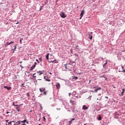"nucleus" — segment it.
<instances>
[{
	"mask_svg": "<svg viewBox=\"0 0 125 125\" xmlns=\"http://www.w3.org/2000/svg\"><path fill=\"white\" fill-rule=\"evenodd\" d=\"M42 74H43V71H37L36 73H34L33 78L35 80H36L37 77H38V81H42V77H40V76L42 75Z\"/></svg>",
	"mask_w": 125,
	"mask_h": 125,
	"instance_id": "f257e3e1",
	"label": "nucleus"
},
{
	"mask_svg": "<svg viewBox=\"0 0 125 125\" xmlns=\"http://www.w3.org/2000/svg\"><path fill=\"white\" fill-rule=\"evenodd\" d=\"M60 16H61V17H62V18H65V17H66L67 15H66V14H65V13H64V12H61L60 13Z\"/></svg>",
	"mask_w": 125,
	"mask_h": 125,
	"instance_id": "f03ea898",
	"label": "nucleus"
},
{
	"mask_svg": "<svg viewBox=\"0 0 125 125\" xmlns=\"http://www.w3.org/2000/svg\"><path fill=\"white\" fill-rule=\"evenodd\" d=\"M36 66H37V62H35L34 64H33V66L30 67V71L34 70V69L36 68Z\"/></svg>",
	"mask_w": 125,
	"mask_h": 125,
	"instance_id": "7ed1b4c3",
	"label": "nucleus"
},
{
	"mask_svg": "<svg viewBox=\"0 0 125 125\" xmlns=\"http://www.w3.org/2000/svg\"><path fill=\"white\" fill-rule=\"evenodd\" d=\"M56 87L57 89H59L60 88V83H56Z\"/></svg>",
	"mask_w": 125,
	"mask_h": 125,
	"instance_id": "20e7f679",
	"label": "nucleus"
},
{
	"mask_svg": "<svg viewBox=\"0 0 125 125\" xmlns=\"http://www.w3.org/2000/svg\"><path fill=\"white\" fill-rule=\"evenodd\" d=\"M84 13V10H83L82 11L81 13L80 14V16H81L80 19H82V17H83V16Z\"/></svg>",
	"mask_w": 125,
	"mask_h": 125,
	"instance_id": "39448f33",
	"label": "nucleus"
},
{
	"mask_svg": "<svg viewBox=\"0 0 125 125\" xmlns=\"http://www.w3.org/2000/svg\"><path fill=\"white\" fill-rule=\"evenodd\" d=\"M82 108L83 110H87L88 109V107L86 106V105H83Z\"/></svg>",
	"mask_w": 125,
	"mask_h": 125,
	"instance_id": "423d86ee",
	"label": "nucleus"
},
{
	"mask_svg": "<svg viewBox=\"0 0 125 125\" xmlns=\"http://www.w3.org/2000/svg\"><path fill=\"white\" fill-rule=\"evenodd\" d=\"M50 63H58V62L57 61H56V59H55L54 61H51L50 62Z\"/></svg>",
	"mask_w": 125,
	"mask_h": 125,
	"instance_id": "0eeeda50",
	"label": "nucleus"
},
{
	"mask_svg": "<svg viewBox=\"0 0 125 125\" xmlns=\"http://www.w3.org/2000/svg\"><path fill=\"white\" fill-rule=\"evenodd\" d=\"M3 87L4 88H6L7 90H10L11 89V87L10 86L7 87V86H4Z\"/></svg>",
	"mask_w": 125,
	"mask_h": 125,
	"instance_id": "6e6552de",
	"label": "nucleus"
},
{
	"mask_svg": "<svg viewBox=\"0 0 125 125\" xmlns=\"http://www.w3.org/2000/svg\"><path fill=\"white\" fill-rule=\"evenodd\" d=\"M102 88L101 87H99V88L96 89L94 90L95 92H97V91H98V90H101Z\"/></svg>",
	"mask_w": 125,
	"mask_h": 125,
	"instance_id": "1a4fd4ad",
	"label": "nucleus"
},
{
	"mask_svg": "<svg viewBox=\"0 0 125 125\" xmlns=\"http://www.w3.org/2000/svg\"><path fill=\"white\" fill-rule=\"evenodd\" d=\"M21 123H26L27 125H29V122L27 121V120H24L23 121H21Z\"/></svg>",
	"mask_w": 125,
	"mask_h": 125,
	"instance_id": "9d476101",
	"label": "nucleus"
},
{
	"mask_svg": "<svg viewBox=\"0 0 125 125\" xmlns=\"http://www.w3.org/2000/svg\"><path fill=\"white\" fill-rule=\"evenodd\" d=\"M21 123H22L21 121H18V122H15V123H16L17 125H21Z\"/></svg>",
	"mask_w": 125,
	"mask_h": 125,
	"instance_id": "9b49d317",
	"label": "nucleus"
},
{
	"mask_svg": "<svg viewBox=\"0 0 125 125\" xmlns=\"http://www.w3.org/2000/svg\"><path fill=\"white\" fill-rule=\"evenodd\" d=\"M122 69H123V70L120 71V70H119V72H122L123 73H125V69H125V67H124V66H122Z\"/></svg>",
	"mask_w": 125,
	"mask_h": 125,
	"instance_id": "f8f14e48",
	"label": "nucleus"
},
{
	"mask_svg": "<svg viewBox=\"0 0 125 125\" xmlns=\"http://www.w3.org/2000/svg\"><path fill=\"white\" fill-rule=\"evenodd\" d=\"M40 90L41 92H43V91L45 90V88H40Z\"/></svg>",
	"mask_w": 125,
	"mask_h": 125,
	"instance_id": "ddd939ff",
	"label": "nucleus"
},
{
	"mask_svg": "<svg viewBox=\"0 0 125 125\" xmlns=\"http://www.w3.org/2000/svg\"><path fill=\"white\" fill-rule=\"evenodd\" d=\"M16 109L18 112H20L21 111V110H20V107L19 106H17Z\"/></svg>",
	"mask_w": 125,
	"mask_h": 125,
	"instance_id": "4468645a",
	"label": "nucleus"
},
{
	"mask_svg": "<svg viewBox=\"0 0 125 125\" xmlns=\"http://www.w3.org/2000/svg\"><path fill=\"white\" fill-rule=\"evenodd\" d=\"M12 123H15V121H11L10 122H9V123H8V125H12Z\"/></svg>",
	"mask_w": 125,
	"mask_h": 125,
	"instance_id": "2eb2a0df",
	"label": "nucleus"
},
{
	"mask_svg": "<svg viewBox=\"0 0 125 125\" xmlns=\"http://www.w3.org/2000/svg\"><path fill=\"white\" fill-rule=\"evenodd\" d=\"M49 53H48L46 56V59H47V60H48L49 59Z\"/></svg>",
	"mask_w": 125,
	"mask_h": 125,
	"instance_id": "dca6fc26",
	"label": "nucleus"
},
{
	"mask_svg": "<svg viewBox=\"0 0 125 125\" xmlns=\"http://www.w3.org/2000/svg\"><path fill=\"white\" fill-rule=\"evenodd\" d=\"M10 45V42H7L6 43V44H5V46H7V45Z\"/></svg>",
	"mask_w": 125,
	"mask_h": 125,
	"instance_id": "f3484780",
	"label": "nucleus"
},
{
	"mask_svg": "<svg viewBox=\"0 0 125 125\" xmlns=\"http://www.w3.org/2000/svg\"><path fill=\"white\" fill-rule=\"evenodd\" d=\"M17 48V46H16V45H15L14 48L12 50H14V51H15V50H16Z\"/></svg>",
	"mask_w": 125,
	"mask_h": 125,
	"instance_id": "a211bd4d",
	"label": "nucleus"
},
{
	"mask_svg": "<svg viewBox=\"0 0 125 125\" xmlns=\"http://www.w3.org/2000/svg\"><path fill=\"white\" fill-rule=\"evenodd\" d=\"M100 78H104L105 81H107V78H106L105 76L102 75Z\"/></svg>",
	"mask_w": 125,
	"mask_h": 125,
	"instance_id": "6ab92c4d",
	"label": "nucleus"
},
{
	"mask_svg": "<svg viewBox=\"0 0 125 125\" xmlns=\"http://www.w3.org/2000/svg\"><path fill=\"white\" fill-rule=\"evenodd\" d=\"M70 103H72L73 105H74V103H75V101H72V100H70Z\"/></svg>",
	"mask_w": 125,
	"mask_h": 125,
	"instance_id": "aec40b11",
	"label": "nucleus"
},
{
	"mask_svg": "<svg viewBox=\"0 0 125 125\" xmlns=\"http://www.w3.org/2000/svg\"><path fill=\"white\" fill-rule=\"evenodd\" d=\"M98 120V121H101V120H102V117H101V116H99Z\"/></svg>",
	"mask_w": 125,
	"mask_h": 125,
	"instance_id": "412c9836",
	"label": "nucleus"
},
{
	"mask_svg": "<svg viewBox=\"0 0 125 125\" xmlns=\"http://www.w3.org/2000/svg\"><path fill=\"white\" fill-rule=\"evenodd\" d=\"M13 106H15L16 107H17V106H19V105L18 104H14V102H13Z\"/></svg>",
	"mask_w": 125,
	"mask_h": 125,
	"instance_id": "4be33fe9",
	"label": "nucleus"
},
{
	"mask_svg": "<svg viewBox=\"0 0 125 125\" xmlns=\"http://www.w3.org/2000/svg\"><path fill=\"white\" fill-rule=\"evenodd\" d=\"M73 79H75V80H78V79H79V77H76V76H74Z\"/></svg>",
	"mask_w": 125,
	"mask_h": 125,
	"instance_id": "5701e85b",
	"label": "nucleus"
},
{
	"mask_svg": "<svg viewBox=\"0 0 125 125\" xmlns=\"http://www.w3.org/2000/svg\"><path fill=\"white\" fill-rule=\"evenodd\" d=\"M73 121H75V119H74V118H72V119L69 121V123H72V122H73Z\"/></svg>",
	"mask_w": 125,
	"mask_h": 125,
	"instance_id": "b1692460",
	"label": "nucleus"
},
{
	"mask_svg": "<svg viewBox=\"0 0 125 125\" xmlns=\"http://www.w3.org/2000/svg\"><path fill=\"white\" fill-rule=\"evenodd\" d=\"M26 95H27V97H30V94L29 93H27Z\"/></svg>",
	"mask_w": 125,
	"mask_h": 125,
	"instance_id": "393cba45",
	"label": "nucleus"
},
{
	"mask_svg": "<svg viewBox=\"0 0 125 125\" xmlns=\"http://www.w3.org/2000/svg\"><path fill=\"white\" fill-rule=\"evenodd\" d=\"M57 110H58V111H60V110H61V108H60V107H57Z\"/></svg>",
	"mask_w": 125,
	"mask_h": 125,
	"instance_id": "a878e982",
	"label": "nucleus"
},
{
	"mask_svg": "<svg viewBox=\"0 0 125 125\" xmlns=\"http://www.w3.org/2000/svg\"><path fill=\"white\" fill-rule=\"evenodd\" d=\"M124 92H125V89H123V90H122V94H123V93H124Z\"/></svg>",
	"mask_w": 125,
	"mask_h": 125,
	"instance_id": "bb28decb",
	"label": "nucleus"
},
{
	"mask_svg": "<svg viewBox=\"0 0 125 125\" xmlns=\"http://www.w3.org/2000/svg\"><path fill=\"white\" fill-rule=\"evenodd\" d=\"M89 39H90V40H92V35H91Z\"/></svg>",
	"mask_w": 125,
	"mask_h": 125,
	"instance_id": "cd10ccee",
	"label": "nucleus"
},
{
	"mask_svg": "<svg viewBox=\"0 0 125 125\" xmlns=\"http://www.w3.org/2000/svg\"><path fill=\"white\" fill-rule=\"evenodd\" d=\"M43 94H44V95H46V92L45 91H43Z\"/></svg>",
	"mask_w": 125,
	"mask_h": 125,
	"instance_id": "c85d7f7f",
	"label": "nucleus"
},
{
	"mask_svg": "<svg viewBox=\"0 0 125 125\" xmlns=\"http://www.w3.org/2000/svg\"><path fill=\"white\" fill-rule=\"evenodd\" d=\"M10 44H11V43H14V42L11 41L10 42Z\"/></svg>",
	"mask_w": 125,
	"mask_h": 125,
	"instance_id": "c756f323",
	"label": "nucleus"
},
{
	"mask_svg": "<svg viewBox=\"0 0 125 125\" xmlns=\"http://www.w3.org/2000/svg\"><path fill=\"white\" fill-rule=\"evenodd\" d=\"M36 61H37V62H38V63H40V61H39V60H38V59H36Z\"/></svg>",
	"mask_w": 125,
	"mask_h": 125,
	"instance_id": "7c9ffc66",
	"label": "nucleus"
},
{
	"mask_svg": "<svg viewBox=\"0 0 125 125\" xmlns=\"http://www.w3.org/2000/svg\"><path fill=\"white\" fill-rule=\"evenodd\" d=\"M46 81L47 82H50V80L48 79H46Z\"/></svg>",
	"mask_w": 125,
	"mask_h": 125,
	"instance_id": "2f4dec72",
	"label": "nucleus"
},
{
	"mask_svg": "<svg viewBox=\"0 0 125 125\" xmlns=\"http://www.w3.org/2000/svg\"><path fill=\"white\" fill-rule=\"evenodd\" d=\"M66 65H67V64H64V66H65V69H68V68L67 67V66H66Z\"/></svg>",
	"mask_w": 125,
	"mask_h": 125,
	"instance_id": "473e14b6",
	"label": "nucleus"
},
{
	"mask_svg": "<svg viewBox=\"0 0 125 125\" xmlns=\"http://www.w3.org/2000/svg\"><path fill=\"white\" fill-rule=\"evenodd\" d=\"M9 121V120H5L6 123H8Z\"/></svg>",
	"mask_w": 125,
	"mask_h": 125,
	"instance_id": "72a5a7b5",
	"label": "nucleus"
},
{
	"mask_svg": "<svg viewBox=\"0 0 125 125\" xmlns=\"http://www.w3.org/2000/svg\"><path fill=\"white\" fill-rule=\"evenodd\" d=\"M108 61L106 60V62L104 63L105 65H106V64H107Z\"/></svg>",
	"mask_w": 125,
	"mask_h": 125,
	"instance_id": "f704fd0d",
	"label": "nucleus"
},
{
	"mask_svg": "<svg viewBox=\"0 0 125 125\" xmlns=\"http://www.w3.org/2000/svg\"><path fill=\"white\" fill-rule=\"evenodd\" d=\"M93 33L92 32H90L89 35H92Z\"/></svg>",
	"mask_w": 125,
	"mask_h": 125,
	"instance_id": "c9c22d12",
	"label": "nucleus"
},
{
	"mask_svg": "<svg viewBox=\"0 0 125 125\" xmlns=\"http://www.w3.org/2000/svg\"><path fill=\"white\" fill-rule=\"evenodd\" d=\"M22 87H25V86H24V84H22Z\"/></svg>",
	"mask_w": 125,
	"mask_h": 125,
	"instance_id": "e433bc0d",
	"label": "nucleus"
},
{
	"mask_svg": "<svg viewBox=\"0 0 125 125\" xmlns=\"http://www.w3.org/2000/svg\"><path fill=\"white\" fill-rule=\"evenodd\" d=\"M69 97H71V93H69Z\"/></svg>",
	"mask_w": 125,
	"mask_h": 125,
	"instance_id": "4c0bfd02",
	"label": "nucleus"
},
{
	"mask_svg": "<svg viewBox=\"0 0 125 125\" xmlns=\"http://www.w3.org/2000/svg\"><path fill=\"white\" fill-rule=\"evenodd\" d=\"M20 42V43H22V40H21Z\"/></svg>",
	"mask_w": 125,
	"mask_h": 125,
	"instance_id": "58836bf2",
	"label": "nucleus"
},
{
	"mask_svg": "<svg viewBox=\"0 0 125 125\" xmlns=\"http://www.w3.org/2000/svg\"><path fill=\"white\" fill-rule=\"evenodd\" d=\"M105 98H106V99H108V97H107V96H105Z\"/></svg>",
	"mask_w": 125,
	"mask_h": 125,
	"instance_id": "ea45409f",
	"label": "nucleus"
},
{
	"mask_svg": "<svg viewBox=\"0 0 125 125\" xmlns=\"http://www.w3.org/2000/svg\"><path fill=\"white\" fill-rule=\"evenodd\" d=\"M105 63L103 65V67H104V68L105 67Z\"/></svg>",
	"mask_w": 125,
	"mask_h": 125,
	"instance_id": "a19ab883",
	"label": "nucleus"
},
{
	"mask_svg": "<svg viewBox=\"0 0 125 125\" xmlns=\"http://www.w3.org/2000/svg\"><path fill=\"white\" fill-rule=\"evenodd\" d=\"M9 113H10V112H7L6 114H9Z\"/></svg>",
	"mask_w": 125,
	"mask_h": 125,
	"instance_id": "79ce46f5",
	"label": "nucleus"
},
{
	"mask_svg": "<svg viewBox=\"0 0 125 125\" xmlns=\"http://www.w3.org/2000/svg\"><path fill=\"white\" fill-rule=\"evenodd\" d=\"M43 118L44 121H45V117H43Z\"/></svg>",
	"mask_w": 125,
	"mask_h": 125,
	"instance_id": "37998d69",
	"label": "nucleus"
},
{
	"mask_svg": "<svg viewBox=\"0 0 125 125\" xmlns=\"http://www.w3.org/2000/svg\"><path fill=\"white\" fill-rule=\"evenodd\" d=\"M97 100H101V99H97Z\"/></svg>",
	"mask_w": 125,
	"mask_h": 125,
	"instance_id": "c03bdc74",
	"label": "nucleus"
},
{
	"mask_svg": "<svg viewBox=\"0 0 125 125\" xmlns=\"http://www.w3.org/2000/svg\"><path fill=\"white\" fill-rule=\"evenodd\" d=\"M39 60L40 61V62H42V59H40Z\"/></svg>",
	"mask_w": 125,
	"mask_h": 125,
	"instance_id": "a18cd8bd",
	"label": "nucleus"
},
{
	"mask_svg": "<svg viewBox=\"0 0 125 125\" xmlns=\"http://www.w3.org/2000/svg\"><path fill=\"white\" fill-rule=\"evenodd\" d=\"M14 125H18L16 124V123H15V124H14Z\"/></svg>",
	"mask_w": 125,
	"mask_h": 125,
	"instance_id": "49530a36",
	"label": "nucleus"
},
{
	"mask_svg": "<svg viewBox=\"0 0 125 125\" xmlns=\"http://www.w3.org/2000/svg\"><path fill=\"white\" fill-rule=\"evenodd\" d=\"M15 51H14V50H13V53H14V52H15Z\"/></svg>",
	"mask_w": 125,
	"mask_h": 125,
	"instance_id": "de8ad7c7",
	"label": "nucleus"
},
{
	"mask_svg": "<svg viewBox=\"0 0 125 125\" xmlns=\"http://www.w3.org/2000/svg\"><path fill=\"white\" fill-rule=\"evenodd\" d=\"M20 63L21 64V63H22V61L20 62Z\"/></svg>",
	"mask_w": 125,
	"mask_h": 125,
	"instance_id": "09e8293b",
	"label": "nucleus"
},
{
	"mask_svg": "<svg viewBox=\"0 0 125 125\" xmlns=\"http://www.w3.org/2000/svg\"><path fill=\"white\" fill-rule=\"evenodd\" d=\"M19 23V22H18H18H17V23H16V24H18Z\"/></svg>",
	"mask_w": 125,
	"mask_h": 125,
	"instance_id": "8fccbe9b",
	"label": "nucleus"
},
{
	"mask_svg": "<svg viewBox=\"0 0 125 125\" xmlns=\"http://www.w3.org/2000/svg\"><path fill=\"white\" fill-rule=\"evenodd\" d=\"M21 66V67L22 68H23V66H22V65H20Z\"/></svg>",
	"mask_w": 125,
	"mask_h": 125,
	"instance_id": "3c124183",
	"label": "nucleus"
},
{
	"mask_svg": "<svg viewBox=\"0 0 125 125\" xmlns=\"http://www.w3.org/2000/svg\"><path fill=\"white\" fill-rule=\"evenodd\" d=\"M50 56H52V54H51V55H50Z\"/></svg>",
	"mask_w": 125,
	"mask_h": 125,
	"instance_id": "603ef678",
	"label": "nucleus"
},
{
	"mask_svg": "<svg viewBox=\"0 0 125 125\" xmlns=\"http://www.w3.org/2000/svg\"><path fill=\"white\" fill-rule=\"evenodd\" d=\"M94 88H96V87H94Z\"/></svg>",
	"mask_w": 125,
	"mask_h": 125,
	"instance_id": "864d4df0",
	"label": "nucleus"
},
{
	"mask_svg": "<svg viewBox=\"0 0 125 125\" xmlns=\"http://www.w3.org/2000/svg\"><path fill=\"white\" fill-rule=\"evenodd\" d=\"M21 104H20V105H19V106H21Z\"/></svg>",
	"mask_w": 125,
	"mask_h": 125,
	"instance_id": "5fc2aeb1",
	"label": "nucleus"
},
{
	"mask_svg": "<svg viewBox=\"0 0 125 125\" xmlns=\"http://www.w3.org/2000/svg\"><path fill=\"white\" fill-rule=\"evenodd\" d=\"M40 10H42V8H41Z\"/></svg>",
	"mask_w": 125,
	"mask_h": 125,
	"instance_id": "6e6d98bb",
	"label": "nucleus"
},
{
	"mask_svg": "<svg viewBox=\"0 0 125 125\" xmlns=\"http://www.w3.org/2000/svg\"><path fill=\"white\" fill-rule=\"evenodd\" d=\"M50 75H51V73H50Z\"/></svg>",
	"mask_w": 125,
	"mask_h": 125,
	"instance_id": "4d7b16f0",
	"label": "nucleus"
},
{
	"mask_svg": "<svg viewBox=\"0 0 125 125\" xmlns=\"http://www.w3.org/2000/svg\"><path fill=\"white\" fill-rule=\"evenodd\" d=\"M77 98H78V96H76Z\"/></svg>",
	"mask_w": 125,
	"mask_h": 125,
	"instance_id": "13d9d810",
	"label": "nucleus"
},
{
	"mask_svg": "<svg viewBox=\"0 0 125 125\" xmlns=\"http://www.w3.org/2000/svg\"><path fill=\"white\" fill-rule=\"evenodd\" d=\"M84 125H86V124H84Z\"/></svg>",
	"mask_w": 125,
	"mask_h": 125,
	"instance_id": "bf43d9fd",
	"label": "nucleus"
},
{
	"mask_svg": "<svg viewBox=\"0 0 125 125\" xmlns=\"http://www.w3.org/2000/svg\"><path fill=\"white\" fill-rule=\"evenodd\" d=\"M102 59H103V58H102Z\"/></svg>",
	"mask_w": 125,
	"mask_h": 125,
	"instance_id": "052dcab7",
	"label": "nucleus"
},
{
	"mask_svg": "<svg viewBox=\"0 0 125 125\" xmlns=\"http://www.w3.org/2000/svg\"><path fill=\"white\" fill-rule=\"evenodd\" d=\"M41 124H39V125H41Z\"/></svg>",
	"mask_w": 125,
	"mask_h": 125,
	"instance_id": "680f3d73",
	"label": "nucleus"
},
{
	"mask_svg": "<svg viewBox=\"0 0 125 125\" xmlns=\"http://www.w3.org/2000/svg\"><path fill=\"white\" fill-rule=\"evenodd\" d=\"M124 51H125V50H124Z\"/></svg>",
	"mask_w": 125,
	"mask_h": 125,
	"instance_id": "e2e57ef3",
	"label": "nucleus"
}]
</instances>
